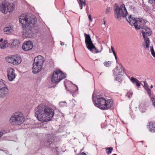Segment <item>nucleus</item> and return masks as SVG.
<instances>
[{
	"instance_id": "obj_23",
	"label": "nucleus",
	"mask_w": 155,
	"mask_h": 155,
	"mask_svg": "<svg viewBox=\"0 0 155 155\" xmlns=\"http://www.w3.org/2000/svg\"><path fill=\"white\" fill-rule=\"evenodd\" d=\"M130 80L133 84H136L137 86L139 87L140 86V83L136 78L132 77Z\"/></svg>"
},
{
	"instance_id": "obj_41",
	"label": "nucleus",
	"mask_w": 155,
	"mask_h": 155,
	"mask_svg": "<svg viewBox=\"0 0 155 155\" xmlns=\"http://www.w3.org/2000/svg\"><path fill=\"white\" fill-rule=\"evenodd\" d=\"M82 2H83V1H82L81 0H79V2H81L82 3Z\"/></svg>"
},
{
	"instance_id": "obj_44",
	"label": "nucleus",
	"mask_w": 155,
	"mask_h": 155,
	"mask_svg": "<svg viewBox=\"0 0 155 155\" xmlns=\"http://www.w3.org/2000/svg\"><path fill=\"white\" fill-rule=\"evenodd\" d=\"M120 77H121V79H122V76H120V77H118V79L120 78Z\"/></svg>"
},
{
	"instance_id": "obj_50",
	"label": "nucleus",
	"mask_w": 155,
	"mask_h": 155,
	"mask_svg": "<svg viewBox=\"0 0 155 155\" xmlns=\"http://www.w3.org/2000/svg\"><path fill=\"white\" fill-rule=\"evenodd\" d=\"M143 112H144L145 111H142Z\"/></svg>"
},
{
	"instance_id": "obj_9",
	"label": "nucleus",
	"mask_w": 155,
	"mask_h": 155,
	"mask_svg": "<svg viewBox=\"0 0 155 155\" xmlns=\"http://www.w3.org/2000/svg\"><path fill=\"white\" fill-rule=\"evenodd\" d=\"M66 76V74L61 71H56L53 72L51 77V80L53 83H57L61 80L65 78Z\"/></svg>"
},
{
	"instance_id": "obj_52",
	"label": "nucleus",
	"mask_w": 155,
	"mask_h": 155,
	"mask_svg": "<svg viewBox=\"0 0 155 155\" xmlns=\"http://www.w3.org/2000/svg\"><path fill=\"white\" fill-rule=\"evenodd\" d=\"M133 94V93L131 94V95H132V94Z\"/></svg>"
},
{
	"instance_id": "obj_15",
	"label": "nucleus",
	"mask_w": 155,
	"mask_h": 155,
	"mask_svg": "<svg viewBox=\"0 0 155 155\" xmlns=\"http://www.w3.org/2000/svg\"><path fill=\"white\" fill-rule=\"evenodd\" d=\"M8 78L9 81L13 80L15 77V74L14 69L11 68H8L7 71Z\"/></svg>"
},
{
	"instance_id": "obj_40",
	"label": "nucleus",
	"mask_w": 155,
	"mask_h": 155,
	"mask_svg": "<svg viewBox=\"0 0 155 155\" xmlns=\"http://www.w3.org/2000/svg\"><path fill=\"white\" fill-rule=\"evenodd\" d=\"M3 39L2 38H1L0 39V42H2L3 41Z\"/></svg>"
},
{
	"instance_id": "obj_6",
	"label": "nucleus",
	"mask_w": 155,
	"mask_h": 155,
	"mask_svg": "<svg viewBox=\"0 0 155 155\" xmlns=\"http://www.w3.org/2000/svg\"><path fill=\"white\" fill-rule=\"evenodd\" d=\"M85 42L87 47L88 49L93 53H95L100 52H101L103 48L101 47V50L100 51H98L97 48L94 45L92 41H91L90 35L84 33Z\"/></svg>"
},
{
	"instance_id": "obj_51",
	"label": "nucleus",
	"mask_w": 155,
	"mask_h": 155,
	"mask_svg": "<svg viewBox=\"0 0 155 155\" xmlns=\"http://www.w3.org/2000/svg\"><path fill=\"white\" fill-rule=\"evenodd\" d=\"M133 94V93L131 94V95H132V94Z\"/></svg>"
},
{
	"instance_id": "obj_18",
	"label": "nucleus",
	"mask_w": 155,
	"mask_h": 155,
	"mask_svg": "<svg viewBox=\"0 0 155 155\" xmlns=\"http://www.w3.org/2000/svg\"><path fill=\"white\" fill-rule=\"evenodd\" d=\"M42 69V66L37 64H33V67L32 69V72L34 74L39 73Z\"/></svg>"
},
{
	"instance_id": "obj_33",
	"label": "nucleus",
	"mask_w": 155,
	"mask_h": 155,
	"mask_svg": "<svg viewBox=\"0 0 155 155\" xmlns=\"http://www.w3.org/2000/svg\"><path fill=\"white\" fill-rule=\"evenodd\" d=\"M153 1L155 2V0H148L149 3L151 4H152L153 3Z\"/></svg>"
},
{
	"instance_id": "obj_8",
	"label": "nucleus",
	"mask_w": 155,
	"mask_h": 155,
	"mask_svg": "<svg viewBox=\"0 0 155 155\" xmlns=\"http://www.w3.org/2000/svg\"><path fill=\"white\" fill-rule=\"evenodd\" d=\"M114 13L116 17L119 19H120L121 17H126L127 12L124 5H122L120 7L116 6L115 8Z\"/></svg>"
},
{
	"instance_id": "obj_7",
	"label": "nucleus",
	"mask_w": 155,
	"mask_h": 155,
	"mask_svg": "<svg viewBox=\"0 0 155 155\" xmlns=\"http://www.w3.org/2000/svg\"><path fill=\"white\" fill-rule=\"evenodd\" d=\"M127 20L131 26L134 25L136 29H141V28L139 26L140 25L144 26L143 25L146 24V22L143 20H138L134 17H132L131 15L128 17V19L126 18Z\"/></svg>"
},
{
	"instance_id": "obj_13",
	"label": "nucleus",
	"mask_w": 155,
	"mask_h": 155,
	"mask_svg": "<svg viewBox=\"0 0 155 155\" xmlns=\"http://www.w3.org/2000/svg\"><path fill=\"white\" fill-rule=\"evenodd\" d=\"M120 65L121 67V68H118L117 66L116 67L115 71H114V75H116L117 76L116 77V79L117 80L120 81L121 80V77H120V78L118 79V77H120V76H123L124 74V71L123 70L124 69V68L122 66V65L120 64Z\"/></svg>"
},
{
	"instance_id": "obj_37",
	"label": "nucleus",
	"mask_w": 155,
	"mask_h": 155,
	"mask_svg": "<svg viewBox=\"0 0 155 155\" xmlns=\"http://www.w3.org/2000/svg\"><path fill=\"white\" fill-rule=\"evenodd\" d=\"M111 49L112 52L114 51L113 47L112 46H111Z\"/></svg>"
},
{
	"instance_id": "obj_36",
	"label": "nucleus",
	"mask_w": 155,
	"mask_h": 155,
	"mask_svg": "<svg viewBox=\"0 0 155 155\" xmlns=\"http://www.w3.org/2000/svg\"><path fill=\"white\" fill-rule=\"evenodd\" d=\"M62 103H64V104H66V102L65 101H63V102H60L59 103V104H60V105H61V104Z\"/></svg>"
},
{
	"instance_id": "obj_14",
	"label": "nucleus",
	"mask_w": 155,
	"mask_h": 155,
	"mask_svg": "<svg viewBox=\"0 0 155 155\" xmlns=\"http://www.w3.org/2000/svg\"><path fill=\"white\" fill-rule=\"evenodd\" d=\"M139 26L141 28L140 30L143 38H145L147 37V36H149L151 35V31L147 26H142L141 25H140Z\"/></svg>"
},
{
	"instance_id": "obj_3",
	"label": "nucleus",
	"mask_w": 155,
	"mask_h": 155,
	"mask_svg": "<svg viewBox=\"0 0 155 155\" xmlns=\"http://www.w3.org/2000/svg\"><path fill=\"white\" fill-rule=\"evenodd\" d=\"M29 18L28 13L22 14L19 18V22L22 24L24 30L23 37L24 39L29 37V21L28 20Z\"/></svg>"
},
{
	"instance_id": "obj_43",
	"label": "nucleus",
	"mask_w": 155,
	"mask_h": 155,
	"mask_svg": "<svg viewBox=\"0 0 155 155\" xmlns=\"http://www.w3.org/2000/svg\"><path fill=\"white\" fill-rule=\"evenodd\" d=\"M114 56H115V59H116V60H117V55H115Z\"/></svg>"
},
{
	"instance_id": "obj_10",
	"label": "nucleus",
	"mask_w": 155,
	"mask_h": 155,
	"mask_svg": "<svg viewBox=\"0 0 155 155\" xmlns=\"http://www.w3.org/2000/svg\"><path fill=\"white\" fill-rule=\"evenodd\" d=\"M0 8L1 12L5 14L8 12H12L13 10L14 7L12 4L6 2L4 1L0 4Z\"/></svg>"
},
{
	"instance_id": "obj_48",
	"label": "nucleus",
	"mask_w": 155,
	"mask_h": 155,
	"mask_svg": "<svg viewBox=\"0 0 155 155\" xmlns=\"http://www.w3.org/2000/svg\"><path fill=\"white\" fill-rule=\"evenodd\" d=\"M48 142H50V141H48L47 142V143H48Z\"/></svg>"
},
{
	"instance_id": "obj_2",
	"label": "nucleus",
	"mask_w": 155,
	"mask_h": 155,
	"mask_svg": "<svg viewBox=\"0 0 155 155\" xmlns=\"http://www.w3.org/2000/svg\"><path fill=\"white\" fill-rule=\"evenodd\" d=\"M92 98L95 106L103 110L110 108L113 104L111 100L110 99L106 100L103 97H100L99 96L93 97Z\"/></svg>"
},
{
	"instance_id": "obj_19",
	"label": "nucleus",
	"mask_w": 155,
	"mask_h": 155,
	"mask_svg": "<svg viewBox=\"0 0 155 155\" xmlns=\"http://www.w3.org/2000/svg\"><path fill=\"white\" fill-rule=\"evenodd\" d=\"M20 44V42L18 40L16 39H14L12 40L11 46L12 48L13 49H17Z\"/></svg>"
},
{
	"instance_id": "obj_45",
	"label": "nucleus",
	"mask_w": 155,
	"mask_h": 155,
	"mask_svg": "<svg viewBox=\"0 0 155 155\" xmlns=\"http://www.w3.org/2000/svg\"><path fill=\"white\" fill-rule=\"evenodd\" d=\"M153 87V85H151V86H150V87H151V88H152Z\"/></svg>"
},
{
	"instance_id": "obj_25",
	"label": "nucleus",
	"mask_w": 155,
	"mask_h": 155,
	"mask_svg": "<svg viewBox=\"0 0 155 155\" xmlns=\"http://www.w3.org/2000/svg\"><path fill=\"white\" fill-rule=\"evenodd\" d=\"M12 28L9 26L5 28L4 29V32H6V33H8V32L12 30Z\"/></svg>"
},
{
	"instance_id": "obj_34",
	"label": "nucleus",
	"mask_w": 155,
	"mask_h": 155,
	"mask_svg": "<svg viewBox=\"0 0 155 155\" xmlns=\"http://www.w3.org/2000/svg\"><path fill=\"white\" fill-rule=\"evenodd\" d=\"M91 15H88V18L90 21L92 22V19L91 18Z\"/></svg>"
},
{
	"instance_id": "obj_49",
	"label": "nucleus",
	"mask_w": 155,
	"mask_h": 155,
	"mask_svg": "<svg viewBox=\"0 0 155 155\" xmlns=\"http://www.w3.org/2000/svg\"><path fill=\"white\" fill-rule=\"evenodd\" d=\"M114 155H117V154H114Z\"/></svg>"
},
{
	"instance_id": "obj_26",
	"label": "nucleus",
	"mask_w": 155,
	"mask_h": 155,
	"mask_svg": "<svg viewBox=\"0 0 155 155\" xmlns=\"http://www.w3.org/2000/svg\"><path fill=\"white\" fill-rule=\"evenodd\" d=\"M8 41L7 40H4L3 41V43L2 46L0 47V48L2 49L6 48V45Z\"/></svg>"
},
{
	"instance_id": "obj_30",
	"label": "nucleus",
	"mask_w": 155,
	"mask_h": 155,
	"mask_svg": "<svg viewBox=\"0 0 155 155\" xmlns=\"http://www.w3.org/2000/svg\"><path fill=\"white\" fill-rule=\"evenodd\" d=\"M151 52L152 55L154 57H155V52L154 51V49L152 47L151 48Z\"/></svg>"
},
{
	"instance_id": "obj_27",
	"label": "nucleus",
	"mask_w": 155,
	"mask_h": 155,
	"mask_svg": "<svg viewBox=\"0 0 155 155\" xmlns=\"http://www.w3.org/2000/svg\"><path fill=\"white\" fill-rule=\"evenodd\" d=\"M104 64V65L106 67H109L110 66V65L111 64V62L110 61L105 62Z\"/></svg>"
},
{
	"instance_id": "obj_42",
	"label": "nucleus",
	"mask_w": 155,
	"mask_h": 155,
	"mask_svg": "<svg viewBox=\"0 0 155 155\" xmlns=\"http://www.w3.org/2000/svg\"><path fill=\"white\" fill-rule=\"evenodd\" d=\"M104 24L105 25L106 24V21L105 20L104 21Z\"/></svg>"
},
{
	"instance_id": "obj_28",
	"label": "nucleus",
	"mask_w": 155,
	"mask_h": 155,
	"mask_svg": "<svg viewBox=\"0 0 155 155\" xmlns=\"http://www.w3.org/2000/svg\"><path fill=\"white\" fill-rule=\"evenodd\" d=\"M112 150L113 148L111 147L107 148V154H110L111 153Z\"/></svg>"
},
{
	"instance_id": "obj_5",
	"label": "nucleus",
	"mask_w": 155,
	"mask_h": 155,
	"mask_svg": "<svg viewBox=\"0 0 155 155\" xmlns=\"http://www.w3.org/2000/svg\"><path fill=\"white\" fill-rule=\"evenodd\" d=\"M85 42L87 47L88 49L93 53H95L100 52H101L103 48L101 47V50L100 51H98L97 48L94 45L92 41H91L90 35L84 33Z\"/></svg>"
},
{
	"instance_id": "obj_24",
	"label": "nucleus",
	"mask_w": 155,
	"mask_h": 155,
	"mask_svg": "<svg viewBox=\"0 0 155 155\" xmlns=\"http://www.w3.org/2000/svg\"><path fill=\"white\" fill-rule=\"evenodd\" d=\"M144 41L145 43L146 44V48H149V44L150 43V41L149 38H148L147 37H145V38H143Z\"/></svg>"
},
{
	"instance_id": "obj_29",
	"label": "nucleus",
	"mask_w": 155,
	"mask_h": 155,
	"mask_svg": "<svg viewBox=\"0 0 155 155\" xmlns=\"http://www.w3.org/2000/svg\"><path fill=\"white\" fill-rule=\"evenodd\" d=\"M79 5L81 6V9H82L83 8V5H84V6L86 5V3L85 2H82V3L81 2H79Z\"/></svg>"
},
{
	"instance_id": "obj_4",
	"label": "nucleus",
	"mask_w": 155,
	"mask_h": 155,
	"mask_svg": "<svg viewBox=\"0 0 155 155\" xmlns=\"http://www.w3.org/2000/svg\"><path fill=\"white\" fill-rule=\"evenodd\" d=\"M25 120L24 117L21 112H16L11 117L9 121L12 125H18L22 124Z\"/></svg>"
},
{
	"instance_id": "obj_46",
	"label": "nucleus",
	"mask_w": 155,
	"mask_h": 155,
	"mask_svg": "<svg viewBox=\"0 0 155 155\" xmlns=\"http://www.w3.org/2000/svg\"><path fill=\"white\" fill-rule=\"evenodd\" d=\"M31 31H32V29H31V30H30H30H29L30 31H31Z\"/></svg>"
},
{
	"instance_id": "obj_16",
	"label": "nucleus",
	"mask_w": 155,
	"mask_h": 155,
	"mask_svg": "<svg viewBox=\"0 0 155 155\" xmlns=\"http://www.w3.org/2000/svg\"><path fill=\"white\" fill-rule=\"evenodd\" d=\"M144 87L145 88L147 91L148 94L151 98V100L153 102V105L155 107V99L153 96H152L151 92L150 89L149 88L148 86L146 81H144Z\"/></svg>"
},
{
	"instance_id": "obj_31",
	"label": "nucleus",
	"mask_w": 155,
	"mask_h": 155,
	"mask_svg": "<svg viewBox=\"0 0 155 155\" xmlns=\"http://www.w3.org/2000/svg\"><path fill=\"white\" fill-rule=\"evenodd\" d=\"M106 13L107 14H108L110 13V7H108L106 9Z\"/></svg>"
},
{
	"instance_id": "obj_32",
	"label": "nucleus",
	"mask_w": 155,
	"mask_h": 155,
	"mask_svg": "<svg viewBox=\"0 0 155 155\" xmlns=\"http://www.w3.org/2000/svg\"><path fill=\"white\" fill-rule=\"evenodd\" d=\"M33 47V44L32 42L30 41V50H31Z\"/></svg>"
},
{
	"instance_id": "obj_47",
	"label": "nucleus",
	"mask_w": 155,
	"mask_h": 155,
	"mask_svg": "<svg viewBox=\"0 0 155 155\" xmlns=\"http://www.w3.org/2000/svg\"><path fill=\"white\" fill-rule=\"evenodd\" d=\"M128 97L129 98H130V96L129 95V96H128Z\"/></svg>"
},
{
	"instance_id": "obj_17",
	"label": "nucleus",
	"mask_w": 155,
	"mask_h": 155,
	"mask_svg": "<svg viewBox=\"0 0 155 155\" xmlns=\"http://www.w3.org/2000/svg\"><path fill=\"white\" fill-rule=\"evenodd\" d=\"M44 61V57L41 55H38L35 58L33 63L39 64V65L42 66Z\"/></svg>"
},
{
	"instance_id": "obj_22",
	"label": "nucleus",
	"mask_w": 155,
	"mask_h": 155,
	"mask_svg": "<svg viewBox=\"0 0 155 155\" xmlns=\"http://www.w3.org/2000/svg\"><path fill=\"white\" fill-rule=\"evenodd\" d=\"M149 129V130L151 132H154L155 130V127L153 126L152 122H149V125H147Z\"/></svg>"
},
{
	"instance_id": "obj_21",
	"label": "nucleus",
	"mask_w": 155,
	"mask_h": 155,
	"mask_svg": "<svg viewBox=\"0 0 155 155\" xmlns=\"http://www.w3.org/2000/svg\"><path fill=\"white\" fill-rule=\"evenodd\" d=\"M22 48L25 51L29 50V41L24 42L22 46Z\"/></svg>"
},
{
	"instance_id": "obj_54",
	"label": "nucleus",
	"mask_w": 155,
	"mask_h": 155,
	"mask_svg": "<svg viewBox=\"0 0 155 155\" xmlns=\"http://www.w3.org/2000/svg\"><path fill=\"white\" fill-rule=\"evenodd\" d=\"M77 87L78 88V87L77 86ZM77 90H78V88L77 89Z\"/></svg>"
},
{
	"instance_id": "obj_1",
	"label": "nucleus",
	"mask_w": 155,
	"mask_h": 155,
	"mask_svg": "<svg viewBox=\"0 0 155 155\" xmlns=\"http://www.w3.org/2000/svg\"><path fill=\"white\" fill-rule=\"evenodd\" d=\"M35 115L42 122L48 121L51 120L54 115L53 109L47 107L39 105L35 109Z\"/></svg>"
},
{
	"instance_id": "obj_39",
	"label": "nucleus",
	"mask_w": 155,
	"mask_h": 155,
	"mask_svg": "<svg viewBox=\"0 0 155 155\" xmlns=\"http://www.w3.org/2000/svg\"><path fill=\"white\" fill-rule=\"evenodd\" d=\"M113 54H114V56L115 55H116V53H115V51H114V52H113Z\"/></svg>"
},
{
	"instance_id": "obj_20",
	"label": "nucleus",
	"mask_w": 155,
	"mask_h": 155,
	"mask_svg": "<svg viewBox=\"0 0 155 155\" xmlns=\"http://www.w3.org/2000/svg\"><path fill=\"white\" fill-rule=\"evenodd\" d=\"M36 21L37 19L35 16L30 17V27L31 28L35 27Z\"/></svg>"
},
{
	"instance_id": "obj_12",
	"label": "nucleus",
	"mask_w": 155,
	"mask_h": 155,
	"mask_svg": "<svg viewBox=\"0 0 155 155\" xmlns=\"http://www.w3.org/2000/svg\"><path fill=\"white\" fill-rule=\"evenodd\" d=\"M5 59L7 61L14 65H17L21 61V57L18 55L10 56L6 58Z\"/></svg>"
},
{
	"instance_id": "obj_53",
	"label": "nucleus",
	"mask_w": 155,
	"mask_h": 155,
	"mask_svg": "<svg viewBox=\"0 0 155 155\" xmlns=\"http://www.w3.org/2000/svg\"><path fill=\"white\" fill-rule=\"evenodd\" d=\"M133 94V93L131 94V95H132V94Z\"/></svg>"
},
{
	"instance_id": "obj_35",
	"label": "nucleus",
	"mask_w": 155,
	"mask_h": 155,
	"mask_svg": "<svg viewBox=\"0 0 155 155\" xmlns=\"http://www.w3.org/2000/svg\"><path fill=\"white\" fill-rule=\"evenodd\" d=\"M78 155H86V154L82 152L81 153L79 154H78Z\"/></svg>"
},
{
	"instance_id": "obj_38",
	"label": "nucleus",
	"mask_w": 155,
	"mask_h": 155,
	"mask_svg": "<svg viewBox=\"0 0 155 155\" xmlns=\"http://www.w3.org/2000/svg\"><path fill=\"white\" fill-rule=\"evenodd\" d=\"M60 42H61V45H64V43L63 42L60 41Z\"/></svg>"
},
{
	"instance_id": "obj_11",
	"label": "nucleus",
	"mask_w": 155,
	"mask_h": 155,
	"mask_svg": "<svg viewBox=\"0 0 155 155\" xmlns=\"http://www.w3.org/2000/svg\"><path fill=\"white\" fill-rule=\"evenodd\" d=\"M5 82L0 79V97L3 98L8 95V89L5 85Z\"/></svg>"
}]
</instances>
